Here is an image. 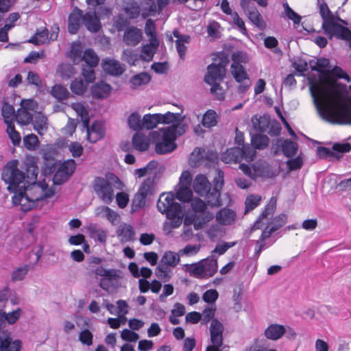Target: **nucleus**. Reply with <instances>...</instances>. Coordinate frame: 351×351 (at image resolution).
<instances>
[{"instance_id": "1", "label": "nucleus", "mask_w": 351, "mask_h": 351, "mask_svg": "<svg viewBox=\"0 0 351 351\" xmlns=\"http://www.w3.org/2000/svg\"><path fill=\"white\" fill-rule=\"evenodd\" d=\"M319 14L323 20V32L330 39L333 36L343 40L351 38V31L335 21V17L326 3L323 2L319 5Z\"/></svg>"}, {"instance_id": "2", "label": "nucleus", "mask_w": 351, "mask_h": 351, "mask_svg": "<svg viewBox=\"0 0 351 351\" xmlns=\"http://www.w3.org/2000/svg\"><path fill=\"white\" fill-rule=\"evenodd\" d=\"M158 210L165 215L167 218L180 217L183 219L184 213L182 210V206L177 202L175 199V195L173 192L162 193L157 202Z\"/></svg>"}, {"instance_id": "3", "label": "nucleus", "mask_w": 351, "mask_h": 351, "mask_svg": "<svg viewBox=\"0 0 351 351\" xmlns=\"http://www.w3.org/2000/svg\"><path fill=\"white\" fill-rule=\"evenodd\" d=\"M19 162L16 159L11 160L3 167L1 179L7 184V190L12 193L22 183V171L19 168Z\"/></svg>"}, {"instance_id": "4", "label": "nucleus", "mask_w": 351, "mask_h": 351, "mask_svg": "<svg viewBox=\"0 0 351 351\" xmlns=\"http://www.w3.org/2000/svg\"><path fill=\"white\" fill-rule=\"evenodd\" d=\"M151 137L156 143L155 151L158 154L171 153L177 147L175 138L163 129L152 132Z\"/></svg>"}, {"instance_id": "5", "label": "nucleus", "mask_w": 351, "mask_h": 351, "mask_svg": "<svg viewBox=\"0 0 351 351\" xmlns=\"http://www.w3.org/2000/svg\"><path fill=\"white\" fill-rule=\"evenodd\" d=\"M38 158L32 156H26L25 172H23V198L29 200L26 191L32 189L36 183L38 169L36 165Z\"/></svg>"}, {"instance_id": "6", "label": "nucleus", "mask_w": 351, "mask_h": 351, "mask_svg": "<svg viewBox=\"0 0 351 351\" xmlns=\"http://www.w3.org/2000/svg\"><path fill=\"white\" fill-rule=\"evenodd\" d=\"M224 327L217 319H214L210 323V334L211 345L206 347V351H221L220 347L223 345V332Z\"/></svg>"}, {"instance_id": "7", "label": "nucleus", "mask_w": 351, "mask_h": 351, "mask_svg": "<svg viewBox=\"0 0 351 351\" xmlns=\"http://www.w3.org/2000/svg\"><path fill=\"white\" fill-rule=\"evenodd\" d=\"M350 150L351 145L348 143H335L332 145V150L325 147H318L317 149V154L319 158L324 159L334 157L339 160L342 158L344 153H347Z\"/></svg>"}, {"instance_id": "8", "label": "nucleus", "mask_w": 351, "mask_h": 351, "mask_svg": "<svg viewBox=\"0 0 351 351\" xmlns=\"http://www.w3.org/2000/svg\"><path fill=\"white\" fill-rule=\"evenodd\" d=\"M93 189L97 195L106 203L110 204L113 199L114 190L108 180L101 177H96L93 182Z\"/></svg>"}, {"instance_id": "9", "label": "nucleus", "mask_w": 351, "mask_h": 351, "mask_svg": "<svg viewBox=\"0 0 351 351\" xmlns=\"http://www.w3.org/2000/svg\"><path fill=\"white\" fill-rule=\"evenodd\" d=\"M226 75L223 66L212 63L207 66V73L204 76V82L210 84L216 81H222Z\"/></svg>"}, {"instance_id": "10", "label": "nucleus", "mask_w": 351, "mask_h": 351, "mask_svg": "<svg viewBox=\"0 0 351 351\" xmlns=\"http://www.w3.org/2000/svg\"><path fill=\"white\" fill-rule=\"evenodd\" d=\"M84 21L83 11L75 7L72 12L69 14L68 18V31L71 34H75L77 33L81 22Z\"/></svg>"}, {"instance_id": "11", "label": "nucleus", "mask_w": 351, "mask_h": 351, "mask_svg": "<svg viewBox=\"0 0 351 351\" xmlns=\"http://www.w3.org/2000/svg\"><path fill=\"white\" fill-rule=\"evenodd\" d=\"M19 108L17 113H15L14 107L7 103H4L2 106L1 113L4 118L5 122L8 123V121L16 120L18 124L22 125V99L19 101Z\"/></svg>"}, {"instance_id": "12", "label": "nucleus", "mask_w": 351, "mask_h": 351, "mask_svg": "<svg viewBox=\"0 0 351 351\" xmlns=\"http://www.w3.org/2000/svg\"><path fill=\"white\" fill-rule=\"evenodd\" d=\"M101 66L104 71L113 76H119L125 71V66L114 59L106 58L102 60Z\"/></svg>"}, {"instance_id": "13", "label": "nucleus", "mask_w": 351, "mask_h": 351, "mask_svg": "<svg viewBox=\"0 0 351 351\" xmlns=\"http://www.w3.org/2000/svg\"><path fill=\"white\" fill-rule=\"evenodd\" d=\"M83 24L92 33L98 32L101 28L100 19L95 12H88L84 14Z\"/></svg>"}, {"instance_id": "14", "label": "nucleus", "mask_w": 351, "mask_h": 351, "mask_svg": "<svg viewBox=\"0 0 351 351\" xmlns=\"http://www.w3.org/2000/svg\"><path fill=\"white\" fill-rule=\"evenodd\" d=\"M142 40V32L136 27H129L125 29L123 35L124 43L129 46H136Z\"/></svg>"}, {"instance_id": "15", "label": "nucleus", "mask_w": 351, "mask_h": 351, "mask_svg": "<svg viewBox=\"0 0 351 351\" xmlns=\"http://www.w3.org/2000/svg\"><path fill=\"white\" fill-rule=\"evenodd\" d=\"M245 14L247 16L248 19L257 27L261 29H263L265 27L266 23L264 21L263 16L254 6V3L252 5H249V7L243 10Z\"/></svg>"}, {"instance_id": "16", "label": "nucleus", "mask_w": 351, "mask_h": 351, "mask_svg": "<svg viewBox=\"0 0 351 351\" xmlns=\"http://www.w3.org/2000/svg\"><path fill=\"white\" fill-rule=\"evenodd\" d=\"M173 34L177 38L176 45L179 57L180 59L184 60L186 51V47L184 44L190 43L191 36L186 34H181L178 29H174Z\"/></svg>"}, {"instance_id": "17", "label": "nucleus", "mask_w": 351, "mask_h": 351, "mask_svg": "<svg viewBox=\"0 0 351 351\" xmlns=\"http://www.w3.org/2000/svg\"><path fill=\"white\" fill-rule=\"evenodd\" d=\"M111 90L112 86L101 80L91 87V95L95 99L106 98L110 95Z\"/></svg>"}, {"instance_id": "18", "label": "nucleus", "mask_w": 351, "mask_h": 351, "mask_svg": "<svg viewBox=\"0 0 351 351\" xmlns=\"http://www.w3.org/2000/svg\"><path fill=\"white\" fill-rule=\"evenodd\" d=\"M276 145L281 148L283 154L287 158L295 156L298 149V143L290 139L278 138Z\"/></svg>"}, {"instance_id": "19", "label": "nucleus", "mask_w": 351, "mask_h": 351, "mask_svg": "<svg viewBox=\"0 0 351 351\" xmlns=\"http://www.w3.org/2000/svg\"><path fill=\"white\" fill-rule=\"evenodd\" d=\"M86 139L91 143H95L101 139L105 135L102 125L97 121L94 122L87 130Z\"/></svg>"}, {"instance_id": "20", "label": "nucleus", "mask_w": 351, "mask_h": 351, "mask_svg": "<svg viewBox=\"0 0 351 351\" xmlns=\"http://www.w3.org/2000/svg\"><path fill=\"white\" fill-rule=\"evenodd\" d=\"M252 123L256 131L265 132L271 124V117L267 114L259 117L254 115L252 118Z\"/></svg>"}, {"instance_id": "21", "label": "nucleus", "mask_w": 351, "mask_h": 351, "mask_svg": "<svg viewBox=\"0 0 351 351\" xmlns=\"http://www.w3.org/2000/svg\"><path fill=\"white\" fill-rule=\"evenodd\" d=\"M38 108L37 102L32 99H23V126L29 125L33 120V114L28 110L35 111Z\"/></svg>"}, {"instance_id": "22", "label": "nucleus", "mask_w": 351, "mask_h": 351, "mask_svg": "<svg viewBox=\"0 0 351 351\" xmlns=\"http://www.w3.org/2000/svg\"><path fill=\"white\" fill-rule=\"evenodd\" d=\"M210 187V183L207 178L204 175H197L193 182V189L196 193L200 196H204L208 193V189Z\"/></svg>"}, {"instance_id": "23", "label": "nucleus", "mask_w": 351, "mask_h": 351, "mask_svg": "<svg viewBox=\"0 0 351 351\" xmlns=\"http://www.w3.org/2000/svg\"><path fill=\"white\" fill-rule=\"evenodd\" d=\"M30 123H32L34 129L39 135H43L47 130V118L41 112L34 114Z\"/></svg>"}, {"instance_id": "24", "label": "nucleus", "mask_w": 351, "mask_h": 351, "mask_svg": "<svg viewBox=\"0 0 351 351\" xmlns=\"http://www.w3.org/2000/svg\"><path fill=\"white\" fill-rule=\"evenodd\" d=\"M286 333V328L284 326L273 324L269 325L265 330V336L271 340L279 339Z\"/></svg>"}, {"instance_id": "25", "label": "nucleus", "mask_w": 351, "mask_h": 351, "mask_svg": "<svg viewBox=\"0 0 351 351\" xmlns=\"http://www.w3.org/2000/svg\"><path fill=\"white\" fill-rule=\"evenodd\" d=\"M25 43H32L34 45H40L49 43V31L47 28L37 29L35 34Z\"/></svg>"}, {"instance_id": "26", "label": "nucleus", "mask_w": 351, "mask_h": 351, "mask_svg": "<svg viewBox=\"0 0 351 351\" xmlns=\"http://www.w3.org/2000/svg\"><path fill=\"white\" fill-rule=\"evenodd\" d=\"M87 230L92 239L97 240L103 244L106 243L107 240V233L101 228L99 227L96 224L90 223L88 226Z\"/></svg>"}, {"instance_id": "27", "label": "nucleus", "mask_w": 351, "mask_h": 351, "mask_svg": "<svg viewBox=\"0 0 351 351\" xmlns=\"http://www.w3.org/2000/svg\"><path fill=\"white\" fill-rule=\"evenodd\" d=\"M235 213L229 208H223L217 212L216 218L223 225H230L234 221Z\"/></svg>"}, {"instance_id": "28", "label": "nucleus", "mask_w": 351, "mask_h": 351, "mask_svg": "<svg viewBox=\"0 0 351 351\" xmlns=\"http://www.w3.org/2000/svg\"><path fill=\"white\" fill-rule=\"evenodd\" d=\"M151 75L146 73L142 72L132 76L130 80V84L132 89H136L138 87L147 84L151 81Z\"/></svg>"}, {"instance_id": "29", "label": "nucleus", "mask_w": 351, "mask_h": 351, "mask_svg": "<svg viewBox=\"0 0 351 351\" xmlns=\"http://www.w3.org/2000/svg\"><path fill=\"white\" fill-rule=\"evenodd\" d=\"M185 267L186 271L189 273L190 276L197 278H207L202 261L192 265H185Z\"/></svg>"}, {"instance_id": "30", "label": "nucleus", "mask_w": 351, "mask_h": 351, "mask_svg": "<svg viewBox=\"0 0 351 351\" xmlns=\"http://www.w3.org/2000/svg\"><path fill=\"white\" fill-rule=\"evenodd\" d=\"M176 123V124H173L171 126L162 128L171 136L172 135L175 140L178 136L182 135L188 127L186 124L182 123V120L178 119Z\"/></svg>"}, {"instance_id": "31", "label": "nucleus", "mask_w": 351, "mask_h": 351, "mask_svg": "<svg viewBox=\"0 0 351 351\" xmlns=\"http://www.w3.org/2000/svg\"><path fill=\"white\" fill-rule=\"evenodd\" d=\"M132 145L139 152H145L149 149V144L145 139V136L136 132L132 136Z\"/></svg>"}, {"instance_id": "32", "label": "nucleus", "mask_w": 351, "mask_h": 351, "mask_svg": "<svg viewBox=\"0 0 351 351\" xmlns=\"http://www.w3.org/2000/svg\"><path fill=\"white\" fill-rule=\"evenodd\" d=\"M202 265L205 268V275L208 278L213 276L217 271V261L213 256L202 260Z\"/></svg>"}, {"instance_id": "33", "label": "nucleus", "mask_w": 351, "mask_h": 351, "mask_svg": "<svg viewBox=\"0 0 351 351\" xmlns=\"http://www.w3.org/2000/svg\"><path fill=\"white\" fill-rule=\"evenodd\" d=\"M20 341H12V339L6 336L0 339V351H20Z\"/></svg>"}, {"instance_id": "34", "label": "nucleus", "mask_w": 351, "mask_h": 351, "mask_svg": "<svg viewBox=\"0 0 351 351\" xmlns=\"http://www.w3.org/2000/svg\"><path fill=\"white\" fill-rule=\"evenodd\" d=\"M204 196H206L208 204L211 206H221V190L210 187L208 189V193H205Z\"/></svg>"}, {"instance_id": "35", "label": "nucleus", "mask_w": 351, "mask_h": 351, "mask_svg": "<svg viewBox=\"0 0 351 351\" xmlns=\"http://www.w3.org/2000/svg\"><path fill=\"white\" fill-rule=\"evenodd\" d=\"M88 84L82 78L77 77L73 80L70 85V89L73 93L77 95H83L88 88Z\"/></svg>"}, {"instance_id": "36", "label": "nucleus", "mask_w": 351, "mask_h": 351, "mask_svg": "<svg viewBox=\"0 0 351 351\" xmlns=\"http://www.w3.org/2000/svg\"><path fill=\"white\" fill-rule=\"evenodd\" d=\"M252 145L257 149H264L269 143V138L265 134H254L251 138Z\"/></svg>"}, {"instance_id": "37", "label": "nucleus", "mask_w": 351, "mask_h": 351, "mask_svg": "<svg viewBox=\"0 0 351 351\" xmlns=\"http://www.w3.org/2000/svg\"><path fill=\"white\" fill-rule=\"evenodd\" d=\"M230 72L234 80L239 83L243 82L245 80H249V76L242 65L231 64Z\"/></svg>"}, {"instance_id": "38", "label": "nucleus", "mask_w": 351, "mask_h": 351, "mask_svg": "<svg viewBox=\"0 0 351 351\" xmlns=\"http://www.w3.org/2000/svg\"><path fill=\"white\" fill-rule=\"evenodd\" d=\"M117 233V235L121 237L122 240L125 242L133 240L135 235L132 226L128 224L121 225L118 228Z\"/></svg>"}, {"instance_id": "39", "label": "nucleus", "mask_w": 351, "mask_h": 351, "mask_svg": "<svg viewBox=\"0 0 351 351\" xmlns=\"http://www.w3.org/2000/svg\"><path fill=\"white\" fill-rule=\"evenodd\" d=\"M145 32L149 37V40L154 46L158 45V40L157 39L156 33V26L154 21L151 19L147 20L145 27Z\"/></svg>"}, {"instance_id": "40", "label": "nucleus", "mask_w": 351, "mask_h": 351, "mask_svg": "<svg viewBox=\"0 0 351 351\" xmlns=\"http://www.w3.org/2000/svg\"><path fill=\"white\" fill-rule=\"evenodd\" d=\"M82 61L85 66L95 67L99 63V58L92 49H87L83 53Z\"/></svg>"}, {"instance_id": "41", "label": "nucleus", "mask_w": 351, "mask_h": 351, "mask_svg": "<svg viewBox=\"0 0 351 351\" xmlns=\"http://www.w3.org/2000/svg\"><path fill=\"white\" fill-rule=\"evenodd\" d=\"M40 145V141L34 134H29L23 136V146L29 151L36 150Z\"/></svg>"}, {"instance_id": "42", "label": "nucleus", "mask_w": 351, "mask_h": 351, "mask_svg": "<svg viewBox=\"0 0 351 351\" xmlns=\"http://www.w3.org/2000/svg\"><path fill=\"white\" fill-rule=\"evenodd\" d=\"M180 261L179 255L171 251L166 252L161 258V263L165 266L175 267Z\"/></svg>"}, {"instance_id": "43", "label": "nucleus", "mask_w": 351, "mask_h": 351, "mask_svg": "<svg viewBox=\"0 0 351 351\" xmlns=\"http://www.w3.org/2000/svg\"><path fill=\"white\" fill-rule=\"evenodd\" d=\"M57 72L62 79L68 80L77 73L75 67L70 64H62L58 66Z\"/></svg>"}, {"instance_id": "44", "label": "nucleus", "mask_w": 351, "mask_h": 351, "mask_svg": "<svg viewBox=\"0 0 351 351\" xmlns=\"http://www.w3.org/2000/svg\"><path fill=\"white\" fill-rule=\"evenodd\" d=\"M160 123L159 115L156 114H147L143 118V128H145L147 130H152L156 127Z\"/></svg>"}, {"instance_id": "45", "label": "nucleus", "mask_w": 351, "mask_h": 351, "mask_svg": "<svg viewBox=\"0 0 351 351\" xmlns=\"http://www.w3.org/2000/svg\"><path fill=\"white\" fill-rule=\"evenodd\" d=\"M217 123V114L213 110H208L204 114L202 120V124L204 127L210 128Z\"/></svg>"}, {"instance_id": "46", "label": "nucleus", "mask_w": 351, "mask_h": 351, "mask_svg": "<svg viewBox=\"0 0 351 351\" xmlns=\"http://www.w3.org/2000/svg\"><path fill=\"white\" fill-rule=\"evenodd\" d=\"M167 219L169 221H165L162 226V230L166 232L167 234H169L171 232L172 229L179 228L183 221V219L180 217Z\"/></svg>"}, {"instance_id": "47", "label": "nucleus", "mask_w": 351, "mask_h": 351, "mask_svg": "<svg viewBox=\"0 0 351 351\" xmlns=\"http://www.w3.org/2000/svg\"><path fill=\"white\" fill-rule=\"evenodd\" d=\"M51 95L53 97L61 101L67 99L69 97V92L62 85H55L52 87Z\"/></svg>"}, {"instance_id": "48", "label": "nucleus", "mask_w": 351, "mask_h": 351, "mask_svg": "<svg viewBox=\"0 0 351 351\" xmlns=\"http://www.w3.org/2000/svg\"><path fill=\"white\" fill-rule=\"evenodd\" d=\"M129 127L135 131L143 129V120L137 112H132L128 119Z\"/></svg>"}, {"instance_id": "49", "label": "nucleus", "mask_w": 351, "mask_h": 351, "mask_svg": "<svg viewBox=\"0 0 351 351\" xmlns=\"http://www.w3.org/2000/svg\"><path fill=\"white\" fill-rule=\"evenodd\" d=\"M192 192L187 186H180L178 190L176 193L175 199L184 202H188L191 200Z\"/></svg>"}, {"instance_id": "50", "label": "nucleus", "mask_w": 351, "mask_h": 351, "mask_svg": "<svg viewBox=\"0 0 351 351\" xmlns=\"http://www.w3.org/2000/svg\"><path fill=\"white\" fill-rule=\"evenodd\" d=\"M113 26L116 28L118 32L123 31L126 28L129 27L130 21L128 19L125 17L123 14H119L114 16Z\"/></svg>"}, {"instance_id": "51", "label": "nucleus", "mask_w": 351, "mask_h": 351, "mask_svg": "<svg viewBox=\"0 0 351 351\" xmlns=\"http://www.w3.org/2000/svg\"><path fill=\"white\" fill-rule=\"evenodd\" d=\"M261 201V197L258 195H250L245 201V213L250 212L257 207Z\"/></svg>"}, {"instance_id": "52", "label": "nucleus", "mask_w": 351, "mask_h": 351, "mask_svg": "<svg viewBox=\"0 0 351 351\" xmlns=\"http://www.w3.org/2000/svg\"><path fill=\"white\" fill-rule=\"evenodd\" d=\"M146 197L136 193L132 201L131 212L135 213L143 208L145 205Z\"/></svg>"}, {"instance_id": "53", "label": "nucleus", "mask_w": 351, "mask_h": 351, "mask_svg": "<svg viewBox=\"0 0 351 351\" xmlns=\"http://www.w3.org/2000/svg\"><path fill=\"white\" fill-rule=\"evenodd\" d=\"M27 82L29 85L34 86L38 90H41L43 87V84L40 76L33 71L28 72Z\"/></svg>"}, {"instance_id": "54", "label": "nucleus", "mask_w": 351, "mask_h": 351, "mask_svg": "<svg viewBox=\"0 0 351 351\" xmlns=\"http://www.w3.org/2000/svg\"><path fill=\"white\" fill-rule=\"evenodd\" d=\"M170 269L164 265H159L155 269V275L163 282H168L171 278Z\"/></svg>"}, {"instance_id": "55", "label": "nucleus", "mask_w": 351, "mask_h": 351, "mask_svg": "<svg viewBox=\"0 0 351 351\" xmlns=\"http://www.w3.org/2000/svg\"><path fill=\"white\" fill-rule=\"evenodd\" d=\"M123 10L130 19H136L140 14V8L136 3L128 4Z\"/></svg>"}, {"instance_id": "56", "label": "nucleus", "mask_w": 351, "mask_h": 351, "mask_svg": "<svg viewBox=\"0 0 351 351\" xmlns=\"http://www.w3.org/2000/svg\"><path fill=\"white\" fill-rule=\"evenodd\" d=\"M228 151L230 154L233 162H240L243 158H247L244 149L234 147L228 149Z\"/></svg>"}, {"instance_id": "57", "label": "nucleus", "mask_w": 351, "mask_h": 351, "mask_svg": "<svg viewBox=\"0 0 351 351\" xmlns=\"http://www.w3.org/2000/svg\"><path fill=\"white\" fill-rule=\"evenodd\" d=\"M93 69L94 67L82 64V75L88 84L93 83L95 80V74Z\"/></svg>"}, {"instance_id": "58", "label": "nucleus", "mask_w": 351, "mask_h": 351, "mask_svg": "<svg viewBox=\"0 0 351 351\" xmlns=\"http://www.w3.org/2000/svg\"><path fill=\"white\" fill-rule=\"evenodd\" d=\"M95 276H99L104 278H116L117 276V271L115 269H106L103 267H97L92 271Z\"/></svg>"}, {"instance_id": "59", "label": "nucleus", "mask_w": 351, "mask_h": 351, "mask_svg": "<svg viewBox=\"0 0 351 351\" xmlns=\"http://www.w3.org/2000/svg\"><path fill=\"white\" fill-rule=\"evenodd\" d=\"M231 59L232 64L235 65H242V63H247L249 60L247 53L241 51L234 52L231 56Z\"/></svg>"}, {"instance_id": "60", "label": "nucleus", "mask_w": 351, "mask_h": 351, "mask_svg": "<svg viewBox=\"0 0 351 351\" xmlns=\"http://www.w3.org/2000/svg\"><path fill=\"white\" fill-rule=\"evenodd\" d=\"M159 115L160 123H162L165 124H169L171 123H176L179 119V117L180 116L179 113H173L171 112H167V113L158 114Z\"/></svg>"}, {"instance_id": "61", "label": "nucleus", "mask_w": 351, "mask_h": 351, "mask_svg": "<svg viewBox=\"0 0 351 351\" xmlns=\"http://www.w3.org/2000/svg\"><path fill=\"white\" fill-rule=\"evenodd\" d=\"M216 311V307L214 305H211L210 306H207L202 313V316L203 315V317L202 318V324H206L208 322H209L210 320L211 322L215 319V313Z\"/></svg>"}, {"instance_id": "62", "label": "nucleus", "mask_w": 351, "mask_h": 351, "mask_svg": "<svg viewBox=\"0 0 351 351\" xmlns=\"http://www.w3.org/2000/svg\"><path fill=\"white\" fill-rule=\"evenodd\" d=\"M43 158L45 160L43 169V174L45 176L51 175L56 170V162L53 159H48L46 154H44Z\"/></svg>"}, {"instance_id": "63", "label": "nucleus", "mask_w": 351, "mask_h": 351, "mask_svg": "<svg viewBox=\"0 0 351 351\" xmlns=\"http://www.w3.org/2000/svg\"><path fill=\"white\" fill-rule=\"evenodd\" d=\"M154 184V178H146L143 182L142 183L140 189L136 193L138 195H142L143 197L147 198V195L149 194L152 185Z\"/></svg>"}, {"instance_id": "64", "label": "nucleus", "mask_w": 351, "mask_h": 351, "mask_svg": "<svg viewBox=\"0 0 351 351\" xmlns=\"http://www.w3.org/2000/svg\"><path fill=\"white\" fill-rule=\"evenodd\" d=\"M82 49L80 45H73L70 51V58L74 64H77L82 61Z\"/></svg>"}]
</instances>
